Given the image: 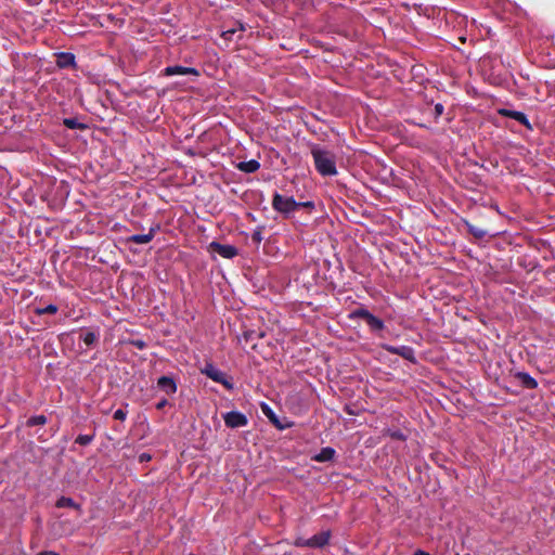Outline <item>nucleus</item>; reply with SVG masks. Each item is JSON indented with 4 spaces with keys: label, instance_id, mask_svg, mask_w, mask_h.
<instances>
[{
    "label": "nucleus",
    "instance_id": "obj_1",
    "mask_svg": "<svg viewBox=\"0 0 555 555\" xmlns=\"http://www.w3.org/2000/svg\"><path fill=\"white\" fill-rule=\"evenodd\" d=\"M311 155L315 169L321 176L332 177L337 175L336 157L331 151L313 146Z\"/></svg>",
    "mask_w": 555,
    "mask_h": 555
},
{
    "label": "nucleus",
    "instance_id": "obj_2",
    "mask_svg": "<svg viewBox=\"0 0 555 555\" xmlns=\"http://www.w3.org/2000/svg\"><path fill=\"white\" fill-rule=\"evenodd\" d=\"M272 207L278 212L288 217L289 214L300 208V204H297L293 196L286 197L275 192L272 198Z\"/></svg>",
    "mask_w": 555,
    "mask_h": 555
},
{
    "label": "nucleus",
    "instance_id": "obj_3",
    "mask_svg": "<svg viewBox=\"0 0 555 555\" xmlns=\"http://www.w3.org/2000/svg\"><path fill=\"white\" fill-rule=\"evenodd\" d=\"M201 373L214 382L221 384L228 390H233L234 388L232 378L229 377L225 372L219 370L210 362L206 363L205 366L201 369Z\"/></svg>",
    "mask_w": 555,
    "mask_h": 555
},
{
    "label": "nucleus",
    "instance_id": "obj_4",
    "mask_svg": "<svg viewBox=\"0 0 555 555\" xmlns=\"http://www.w3.org/2000/svg\"><path fill=\"white\" fill-rule=\"evenodd\" d=\"M350 319H362L366 322L367 326L370 327L371 332L378 333L385 328L384 321L375 315H373L367 309L365 308H358L353 310L349 314Z\"/></svg>",
    "mask_w": 555,
    "mask_h": 555
},
{
    "label": "nucleus",
    "instance_id": "obj_5",
    "mask_svg": "<svg viewBox=\"0 0 555 555\" xmlns=\"http://www.w3.org/2000/svg\"><path fill=\"white\" fill-rule=\"evenodd\" d=\"M382 347H383V349H385L387 352H389L391 354L400 356L404 360H408L412 363L416 362L415 351L410 346L383 345Z\"/></svg>",
    "mask_w": 555,
    "mask_h": 555
},
{
    "label": "nucleus",
    "instance_id": "obj_6",
    "mask_svg": "<svg viewBox=\"0 0 555 555\" xmlns=\"http://www.w3.org/2000/svg\"><path fill=\"white\" fill-rule=\"evenodd\" d=\"M224 424L229 428H240L247 425L248 420L245 414L237 412V411H231L223 415Z\"/></svg>",
    "mask_w": 555,
    "mask_h": 555
},
{
    "label": "nucleus",
    "instance_id": "obj_7",
    "mask_svg": "<svg viewBox=\"0 0 555 555\" xmlns=\"http://www.w3.org/2000/svg\"><path fill=\"white\" fill-rule=\"evenodd\" d=\"M209 249L225 259H232L237 255V248L235 246L218 242H211Z\"/></svg>",
    "mask_w": 555,
    "mask_h": 555
},
{
    "label": "nucleus",
    "instance_id": "obj_8",
    "mask_svg": "<svg viewBox=\"0 0 555 555\" xmlns=\"http://www.w3.org/2000/svg\"><path fill=\"white\" fill-rule=\"evenodd\" d=\"M498 113L501 116L513 118V119L517 120L518 122L524 125L529 130L532 129V126H531L528 117L522 112L512 111V109H507V108H500L498 111Z\"/></svg>",
    "mask_w": 555,
    "mask_h": 555
},
{
    "label": "nucleus",
    "instance_id": "obj_9",
    "mask_svg": "<svg viewBox=\"0 0 555 555\" xmlns=\"http://www.w3.org/2000/svg\"><path fill=\"white\" fill-rule=\"evenodd\" d=\"M165 76H175V75H194L198 76L199 73L196 68L185 67L181 65L167 66L163 70Z\"/></svg>",
    "mask_w": 555,
    "mask_h": 555
},
{
    "label": "nucleus",
    "instance_id": "obj_10",
    "mask_svg": "<svg viewBox=\"0 0 555 555\" xmlns=\"http://www.w3.org/2000/svg\"><path fill=\"white\" fill-rule=\"evenodd\" d=\"M158 230H159V225L151 227L150 230H149V233H146V234H133V235H131V236H129L127 238V242L128 243L140 244V245L141 244H147V243H150L154 238V236H155V234H156V232Z\"/></svg>",
    "mask_w": 555,
    "mask_h": 555
},
{
    "label": "nucleus",
    "instance_id": "obj_11",
    "mask_svg": "<svg viewBox=\"0 0 555 555\" xmlns=\"http://www.w3.org/2000/svg\"><path fill=\"white\" fill-rule=\"evenodd\" d=\"M331 538L330 531H322L318 534L312 535L308 539L309 547L311 548H321L328 544Z\"/></svg>",
    "mask_w": 555,
    "mask_h": 555
},
{
    "label": "nucleus",
    "instance_id": "obj_12",
    "mask_svg": "<svg viewBox=\"0 0 555 555\" xmlns=\"http://www.w3.org/2000/svg\"><path fill=\"white\" fill-rule=\"evenodd\" d=\"M157 387L167 395H173L177 391V384L172 377L162 376L157 380Z\"/></svg>",
    "mask_w": 555,
    "mask_h": 555
},
{
    "label": "nucleus",
    "instance_id": "obj_13",
    "mask_svg": "<svg viewBox=\"0 0 555 555\" xmlns=\"http://www.w3.org/2000/svg\"><path fill=\"white\" fill-rule=\"evenodd\" d=\"M261 410L263 412V414L269 418V421L279 429H285V428H288L291 427V424L289 423H286V424H282L279 420V417L275 415V413L272 411V409L263 403L261 405Z\"/></svg>",
    "mask_w": 555,
    "mask_h": 555
},
{
    "label": "nucleus",
    "instance_id": "obj_14",
    "mask_svg": "<svg viewBox=\"0 0 555 555\" xmlns=\"http://www.w3.org/2000/svg\"><path fill=\"white\" fill-rule=\"evenodd\" d=\"M75 64V55L73 53L61 52L56 55V66L60 68L74 67Z\"/></svg>",
    "mask_w": 555,
    "mask_h": 555
},
{
    "label": "nucleus",
    "instance_id": "obj_15",
    "mask_svg": "<svg viewBox=\"0 0 555 555\" xmlns=\"http://www.w3.org/2000/svg\"><path fill=\"white\" fill-rule=\"evenodd\" d=\"M335 450L331 447L322 448L321 451L315 454L312 460L319 463L330 462L335 456Z\"/></svg>",
    "mask_w": 555,
    "mask_h": 555
},
{
    "label": "nucleus",
    "instance_id": "obj_16",
    "mask_svg": "<svg viewBox=\"0 0 555 555\" xmlns=\"http://www.w3.org/2000/svg\"><path fill=\"white\" fill-rule=\"evenodd\" d=\"M516 377L520 382L521 386L527 389H534L538 387L537 380L529 373L518 372Z\"/></svg>",
    "mask_w": 555,
    "mask_h": 555
},
{
    "label": "nucleus",
    "instance_id": "obj_17",
    "mask_svg": "<svg viewBox=\"0 0 555 555\" xmlns=\"http://www.w3.org/2000/svg\"><path fill=\"white\" fill-rule=\"evenodd\" d=\"M236 168L240 171H243V172H246V173H253V172H256L260 168V164L256 159H250V160H247V162H240L236 165Z\"/></svg>",
    "mask_w": 555,
    "mask_h": 555
},
{
    "label": "nucleus",
    "instance_id": "obj_18",
    "mask_svg": "<svg viewBox=\"0 0 555 555\" xmlns=\"http://www.w3.org/2000/svg\"><path fill=\"white\" fill-rule=\"evenodd\" d=\"M464 224L469 234H472L476 240H482L487 235V230L481 227L475 225L467 220H464Z\"/></svg>",
    "mask_w": 555,
    "mask_h": 555
},
{
    "label": "nucleus",
    "instance_id": "obj_19",
    "mask_svg": "<svg viewBox=\"0 0 555 555\" xmlns=\"http://www.w3.org/2000/svg\"><path fill=\"white\" fill-rule=\"evenodd\" d=\"M264 337V332L262 331H254V330H247L244 331L242 334V338L245 343L254 341L255 339H260Z\"/></svg>",
    "mask_w": 555,
    "mask_h": 555
},
{
    "label": "nucleus",
    "instance_id": "obj_20",
    "mask_svg": "<svg viewBox=\"0 0 555 555\" xmlns=\"http://www.w3.org/2000/svg\"><path fill=\"white\" fill-rule=\"evenodd\" d=\"M383 435L384 436H388V437H390L391 439H395V440H400V441H405L406 440V436L400 429L387 428V429H384Z\"/></svg>",
    "mask_w": 555,
    "mask_h": 555
},
{
    "label": "nucleus",
    "instance_id": "obj_21",
    "mask_svg": "<svg viewBox=\"0 0 555 555\" xmlns=\"http://www.w3.org/2000/svg\"><path fill=\"white\" fill-rule=\"evenodd\" d=\"M55 505L59 508H64V507L78 508V504H76V502L72 498H67V496H61L56 501Z\"/></svg>",
    "mask_w": 555,
    "mask_h": 555
},
{
    "label": "nucleus",
    "instance_id": "obj_22",
    "mask_svg": "<svg viewBox=\"0 0 555 555\" xmlns=\"http://www.w3.org/2000/svg\"><path fill=\"white\" fill-rule=\"evenodd\" d=\"M63 125L68 129H86L87 126L79 122L76 118H65Z\"/></svg>",
    "mask_w": 555,
    "mask_h": 555
},
{
    "label": "nucleus",
    "instance_id": "obj_23",
    "mask_svg": "<svg viewBox=\"0 0 555 555\" xmlns=\"http://www.w3.org/2000/svg\"><path fill=\"white\" fill-rule=\"evenodd\" d=\"M47 423V417L44 415H35L27 420V426H39L44 425Z\"/></svg>",
    "mask_w": 555,
    "mask_h": 555
},
{
    "label": "nucleus",
    "instance_id": "obj_24",
    "mask_svg": "<svg viewBox=\"0 0 555 555\" xmlns=\"http://www.w3.org/2000/svg\"><path fill=\"white\" fill-rule=\"evenodd\" d=\"M94 437H95L94 434H91V435H79L75 439V443L80 444V446H88V444H90L93 441Z\"/></svg>",
    "mask_w": 555,
    "mask_h": 555
},
{
    "label": "nucleus",
    "instance_id": "obj_25",
    "mask_svg": "<svg viewBox=\"0 0 555 555\" xmlns=\"http://www.w3.org/2000/svg\"><path fill=\"white\" fill-rule=\"evenodd\" d=\"M98 337H99V336H98V334H95V333H94V332H92V331H88V332H86V333L83 334V336H82V340H83V343H85L87 346H91V345H93V344H95V343H96Z\"/></svg>",
    "mask_w": 555,
    "mask_h": 555
},
{
    "label": "nucleus",
    "instance_id": "obj_26",
    "mask_svg": "<svg viewBox=\"0 0 555 555\" xmlns=\"http://www.w3.org/2000/svg\"><path fill=\"white\" fill-rule=\"evenodd\" d=\"M57 310H59L57 306L51 304V305H48L44 308L37 309L36 313L39 314V315H42V314H55L57 312Z\"/></svg>",
    "mask_w": 555,
    "mask_h": 555
},
{
    "label": "nucleus",
    "instance_id": "obj_27",
    "mask_svg": "<svg viewBox=\"0 0 555 555\" xmlns=\"http://www.w3.org/2000/svg\"><path fill=\"white\" fill-rule=\"evenodd\" d=\"M243 31L244 30V26L242 24L238 25V28H230V29H227V30H223L222 31V37L225 39V40H231L234 36V34L236 31Z\"/></svg>",
    "mask_w": 555,
    "mask_h": 555
},
{
    "label": "nucleus",
    "instance_id": "obj_28",
    "mask_svg": "<svg viewBox=\"0 0 555 555\" xmlns=\"http://www.w3.org/2000/svg\"><path fill=\"white\" fill-rule=\"evenodd\" d=\"M130 344L139 350H143L147 347L146 343L142 339H132Z\"/></svg>",
    "mask_w": 555,
    "mask_h": 555
},
{
    "label": "nucleus",
    "instance_id": "obj_29",
    "mask_svg": "<svg viewBox=\"0 0 555 555\" xmlns=\"http://www.w3.org/2000/svg\"><path fill=\"white\" fill-rule=\"evenodd\" d=\"M444 112V106L441 103H437L434 108V117L438 119Z\"/></svg>",
    "mask_w": 555,
    "mask_h": 555
},
{
    "label": "nucleus",
    "instance_id": "obj_30",
    "mask_svg": "<svg viewBox=\"0 0 555 555\" xmlns=\"http://www.w3.org/2000/svg\"><path fill=\"white\" fill-rule=\"evenodd\" d=\"M127 417V411L118 409L114 412V418L118 421H125Z\"/></svg>",
    "mask_w": 555,
    "mask_h": 555
},
{
    "label": "nucleus",
    "instance_id": "obj_31",
    "mask_svg": "<svg viewBox=\"0 0 555 555\" xmlns=\"http://www.w3.org/2000/svg\"><path fill=\"white\" fill-rule=\"evenodd\" d=\"M294 544L298 547H309L308 539L305 538H297Z\"/></svg>",
    "mask_w": 555,
    "mask_h": 555
},
{
    "label": "nucleus",
    "instance_id": "obj_32",
    "mask_svg": "<svg viewBox=\"0 0 555 555\" xmlns=\"http://www.w3.org/2000/svg\"><path fill=\"white\" fill-rule=\"evenodd\" d=\"M251 240L254 243L259 244L262 241L261 231H255L251 235Z\"/></svg>",
    "mask_w": 555,
    "mask_h": 555
},
{
    "label": "nucleus",
    "instance_id": "obj_33",
    "mask_svg": "<svg viewBox=\"0 0 555 555\" xmlns=\"http://www.w3.org/2000/svg\"><path fill=\"white\" fill-rule=\"evenodd\" d=\"M167 404H168V400H167V399H163V400H160V401L156 404V409H157V410H163Z\"/></svg>",
    "mask_w": 555,
    "mask_h": 555
},
{
    "label": "nucleus",
    "instance_id": "obj_34",
    "mask_svg": "<svg viewBox=\"0 0 555 555\" xmlns=\"http://www.w3.org/2000/svg\"><path fill=\"white\" fill-rule=\"evenodd\" d=\"M297 204H300V208L301 207H309V208L314 207V204L312 202H297Z\"/></svg>",
    "mask_w": 555,
    "mask_h": 555
},
{
    "label": "nucleus",
    "instance_id": "obj_35",
    "mask_svg": "<svg viewBox=\"0 0 555 555\" xmlns=\"http://www.w3.org/2000/svg\"><path fill=\"white\" fill-rule=\"evenodd\" d=\"M151 460V455L146 454V453H143L140 455V461L141 462H144V461H150Z\"/></svg>",
    "mask_w": 555,
    "mask_h": 555
},
{
    "label": "nucleus",
    "instance_id": "obj_36",
    "mask_svg": "<svg viewBox=\"0 0 555 555\" xmlns=\"http://www.w3.org/2000/svg\"><path fill=\"white\" fill-rule=\"evenodd\" d=\"M37 555H59V554L53 551H43V552L38 553Z\"/></svg>",
    "mask_w": 555,
    "mask_h": 555
},
{
    "label": "nucleus",
    "instance_id": "obj_37",
    "mask_svg": "<svg viewBox=\"0 0 555 555\" xmlns=\"http://www.w3.org/2000/svg\"><path fill=\"white\" fill-rule=\"evenodd\" d=\"M414 555H430V554H429V553H427V552H424V551H422V550H417V551L414 553Z\"/></svg>",
    "mask_w": 555,
    "mask_h": 555
}]
</instances>
